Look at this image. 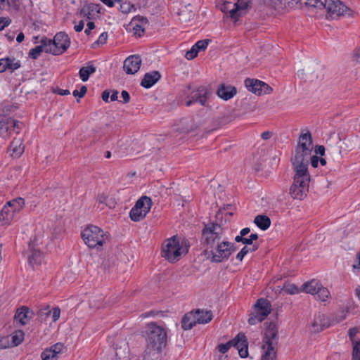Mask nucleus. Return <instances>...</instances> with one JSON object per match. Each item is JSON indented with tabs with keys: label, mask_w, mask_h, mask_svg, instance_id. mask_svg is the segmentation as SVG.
I'll use <instances>...</instances> for the list:
<instances>
[{
	"label": "nucleus",
	"mask_w": 360,
	"mask_h": 360,
	"mask_svg": "<svg viewBox=\"0 0 360 360\" xmlns=\"http://www.w3.org/2000/svg\"><path fill=\"white\" fill-rule=\"evenodd\" d=\"M145 337L146 341V355H155L166 345L167 332L164 328L155 323L148 324Z\"/></svg>",
	"instance_id": "f257e3e1"
},
{
	"label": "nucleus",
	"mask_w": 360,
	"mask_h": 360,
	"mask_svg": "<svg viewBox=\"0 0 360 360\" xmlns=\"http://www.w3.org/2000/svg\"><path fill=\"white\" fill-rule=\"evenodd\" d=\"M188 247L185 240H181L177 236H174L164 241L161 255L169 262L174 263L187 254Z\"/></svg>",
	"instance_id": "f03ea898"
},
{
	"label": "nucleus",
	"mask_w": 360,
	"mask_h": 360,
	"mask_svg": "<svg viewBox=\"0 0 360 360\" xmlns=\"http://www.w3.org/2000/svg\"><path fill=\"white\" fill-rule=\"evenodd\" d=\"M295 172L294 179L290 188V194L294 199L302 200L307 196L310 182L308 168L292 166Z\"/></svg>",
	"instance_id": "7ed1b4c3"
},
{
	"label": "nucleus",
	"mask_w": 360,
	"mask_h": 360,
	"mask_svg": "<svg viewBox=\"0 0 360 360\" xmlns=\"http://www.w3.org/2000/svg\"><path fill=\"white\" fill-rule=\"evenodd\" d=\"M313 149L311 133L307 131L302 134L296 147L294 156L291 161L292 166H300L308 168L309 158Z\"/></svg>",
	"instance_id": "20e7f679"
},
{
	"label": "nucleus",
	"mask_w": 360,
	"mask_h": 360,
	"mask_svg": "<svg viewBox=\"0 0 360 360\" xmlns=\"http://www.w3.org/2000/svg\"><path fill=\"white\" fill-rule=\"evenodd\" d=\"M263 341L264 354L261 360H275L274 345L277 344L278 341V328L274 323H271L266 328Z\"/></svg>",
	"instance_id": "39448f33"
},
{
	"label": "nucleus",
	"mask_w": 360,
	"mask_h": 360,
	"mask_svg": "<svg viewBox=\"0 0 360 360\" xmlns=\"http://www.w3.org/2000/svg\"><path fill=\"white\" fill-rule=\"evenodd\" d=\"M81 236L84 243L90 248L102 246L108 240V236L96 226H88L81 232Z\"/></svg>",
	"instance_id": "423d86ee"
},
{
	"label": "nucleus",
	"mask_w": 360,
	"mask_h": 360,
	"mask_svg": "<svg viewBox=\"0 0 360 360\" xmlns=\"http://www.w3.org/2000/svg\"><path fill=\"white\" fill-rule=\"evenodd\" d=\"M222 228L217 224L206 225L202 231V243L206 251L212 249L221 241Z\"/></svg>",
	"instance_id": "0eeeda50"
},
{
	"label": "nucleus",
	"mask_w": 360,
	"mask_h": 360,
	"mask_svg": "<svg viewBox=\"0 0 360 360\" xmlns=\"http://www.w3.org/2000/svg\"><path fill=\"white\" fill-rule=\"evenodd\" d=\"M47 42L49 53L57 56L63 53L68 49L70 39L66 33L60 32L55 35L53 39L47 38Z\"/></svg>",
	"instance_id": "6e6552de"
},
{
	"label": "nucleus",
	"mask_w": 360,
	"mask_h": 360,
	"mask_svg": "<svg viewBox=\"0 0 360 360\" xmlns=\"http://www.w3.org/2000/svg\"><path fill=\"white\" fill-rule=\"evenodd\" d=\"M235 250L236 248L233 243L221 240L210 250L212 255L211 260L217 263L221 262L224 259H227Z\"/></svg>",
	"instance_id": "1a4fd4ad"
},
{
	"label": "nucleus",
	"mask_w": 360,
	"mask_h": 360,
	"mask_svg": "<svg viewBox=\"0 0 360 360\" xmlns=\"http://www.w3.org/2000/svg\"><path fill=\"white\" fill-rule=\"evenodd\" d=\"M271 309V304L267 300L259 299L255 304L253 311L248 319L249 324L255 325L264 321L270 314Z\"/></svg>",
	"instance_id": "9d476101"
},
{
	"label": "nucleus",
	"mask_w": 360,
	"mask_h": 360,
	"mask_svg": "<svg viewBox=\"0 0 360 360\" xmlns=\"http://www.w3.org/2000/svg\"><path fill=\"white\" fill-rule=\"evenodd\" d=\"M151 206V199L147 196H142L136 201L129 212L131 219L134 221H140L149 212Z\"/></svg>",
	"instance_id": "9b49d317"
},
{
	"label": "nucleus",
	"mask_w": 360,
	"mask_h": 360,
	"mask_svg": "<svg viewBox=\"0 0 360 360\" xmlns=\"http://www.w3.org/2000/svg\"><path fill=\"white\" fill-rule=\"evenodd\" d=\"M324 8L332 18L344 15L349 11L347 6L340 0H325Z\"/></svg>",
	"instance_id": "f8f14e48"
},
{
	"label": "nucleus",
	"mask_w": 360,
	"mask_h": 360,
	"mask_svg": "<svg viewBox=\"0 0 360 360\" xmlns=\"http://www.w3.org/2000/svg\"><path fill=\"white\" fill-rule=\"evenodd\" d=\"M208 90L205 86H200L195 90L191 91V94L185 99L186 106H190L194 103H199L205 106L208 98Z\"/></svg>",
	"instance_id": "ddd939ff"
},
{
	"label": "nucleus",
	"mask_w": 360,
	"mask_h": 360,
	"mask_svg": "<svg viewBox=\"0 0 360 360\" xmlns=\"http://www.w3.org/2000/svg\"><path fill=\"white\" fill-rule=\"evenodd\" d=\"M250 7L251 2L250 0H238L233 5V8L230 10L229 17L234 21H236L240 15L246 13Z\"/></svg>",
	"instance_id": "4468645a"
},
{
	"label": "nucleus",
	"mask_w": 360,
	"mask_h": 360,
	"mask_svg": "<svg viewBox=\"0 0 360 360\" xmlns=\"http://www.w3.org/2000/svg\"><path fill=\"white\" fill-rule=\"evenodd\" d=\"M231 347H236L240 357L245 358L248 355V343L246 336L243 333H239L236 337L231 340Z\"/></svg>",
	"instance_id": "2eb2a0df"
},
{
	"label": "nucleus",
	"mask_w": 360,
	"mask_h": 360,
	"mask_svg": "<svg viewBox=\"0 0 360 360\" xmlns=\"http://www.w3.org/2000/svg\"><path fill=\"white\" fill-rule=\"evenodd\" d=\"M141 61L138 55L129 56L124 61L123 69L127 74L134 75L140 69Z\"/></svg>",
	"instance_id": "dca6fc26"
},
{
	"label": "nucleus",
	"mask_w": 360,
	"mask_h": 360,
	"mask_svg": "<svg viewBox=\"0 0 360 360\" xmlns=\"http://www.w3.org/2000/svg\"><path fill=\"white\" fill-rule=\"evenodd\" d=\"M236 94V88L229 84H221L217 90V95L224 101H229Z\"/></svg>",
	"instance_id": "f3484780"
},
{
	"label": "nucleus",
	"mask_w": 360,
	"mask_h": 360,
	"mask_svg": "<svg viewBox=\"0 0 360 360\" xmlns=\"http://www.w3.org/2000/svg\"><path fill=\"white\" fill-rule=\"evenodd\" d=\"M328 326L329 322L327 317L319 313L314 316V319L311 323V330L313 333H319Z\"/></svg>",
	"instance_id": "a211bd4d"
},
{
	"label": "nucleus",
	"mask_w": 360,
	"mask_h": 360,
	"mask_svg": "<svg viewBox=\"0 0 360 360\" xmlns=\"http://www.w3.org/2000/svg\"><path fill=\"white\" fill-rule=\"evenodd\" d=\"M161 78V75L158 71H151L145 74L143 79L141 82V85L146 88L149 89L157 83Z\"/></svg>",
	"instance_id": "6ab92c4d"
},
{
	"label": "nucleus",
	"mask_w": 360,
	"mask_h": 360,
	"mask_svg": "<svg viewBox=\"0 0 360 360\" xmlns=\"http://www.w3.org/2000/svg\"><path fill=\"white\" fill-rule=\"evenodd\" d=\"M148 24V19L146 17L137 15L132 18L130 25L133 27L134 34L141 37L144 32V25Z\"/></svg>",
	"instance_id": "aec40b11"
},
{
	"label": "nucleus",
	"mask_w": 360,
	"mask_h": 360,
	"mask_svg": "<svg viewBox=\"0 0 360 360\" xmlns=\"http://www.w3.org/2000/svg\"><path fill=\"white\" fill-rule=\"evenodd\" d=\"M209 40H200L197 41L190 50L186 51L185 57L188 60H192L195 58L200 51H204L208 46Z\"/></svg>",
	"instance_id": "412c9836"
},
{
	"label": "nucleus",
	"mask_w": 360,
	"mask_h": 360,
	"mask_svg": "<svg viewBox=\"0 0 360 360\" xmlns=\"http://www.w3.org/2000/svg\"><path fill=\"white\" fill-rule=\"evenodd\" d=\"M14 120L5 117H0V136L4 139L11 136V126L14 125Z\"/></svg>",
	"instance_id": "4be33fe9"
},
{
	"label": "nucleus",
	"mask_w": 360,
	"mask_h": 360,
	"mask_svg": "<svg viewBox=\"0 0 360 360\" xmlns=\"http://www.w3.org/2000/svg\"><path fill=\"white\" fill-rule=\"evenodd\" d=\"M100 6L99 4H90L84 6L81 9V15L86 17L87 19H93L100 13Z\"/></svg>",
	"instance_id": "5701e85b"
},
{
	"label": "nucleus",
	"mask_w": 360,
	"mask_h": 360,
	"mask_svg": "<svg viewBox=\"0 0 360 360\" xmlns=\"http://www.w3.org/2000/svg\"><path fill=\"white\" fill-rule=\"evenodd\" d=\"M40 44H41L39 46H37L36 47L30 49L29 52V56L31 58H38L43 51L49 53V51L47 50L49 48V44L47 42V38L43 37L40 41Z\"/></svg>",
	"instance_id": "b1692460"
},
{
	"label": "nucleus",
	"mask_w": 360,
	"mask_h": 360,
	"mask_svg": "<svg viewBox=\"0 0 360 360\" xmlns=\"http://www.w3.org/2000/svg\"><path fill=\"white\" fill-rule=\"evenodd\" d=\"M197 324H206L210 322L213 318L210 310L196 309L194 311Z\"/></svg>",
	"instance_id": "393cba45"
},
{
	"label": "nucleus",
	"mask_w": 360,
	"mask_h": 360,
	"mask_svg": "<svg viewBox=\"0 0 360 360\" xmlns=\"http://www.w3.org/2000/svg\"><path fill=\"white\" fill-rule=\"evenodd\" d=\"M115 357H120L122 359L129 358V346L127 342L124 339L117 340L115 347Z\"/></svg>",
	"instance_id": "a878e982"
},
{
	"label": "nucleus",
	"mask_w": 360,
	"mask_h": 360,
	"mask_svg": "<svg viewBox=\"0 0 360 360\" xmlns=\"http://www.w3.org/2000/svg\"><path fill=\"white\" fill-rule=\"evenodd\" d=\"M197 324L194 311L186 314L181 320V327L184 330H191Z\"/></svg>",
	"instance_id": "bb28decb"
},
{
	"label": "nucleus",
	"mask_w": 360,
	"mask_h": 360,
	"mask_svg": "<svg viewBox=\"0 0 360 360\" xmlns=\"http://www.w3.org/2000/svg\"><path fill=\"white\" fill-rule=\"evenodd\" d=\"M307 77L310 81L323 77V67L319 64H314L307 70Z\"/></svg>",
	"instance_id": "cd10ccee"
},
{
	"label": "nucleus",
	"mask_w": 360,
	"mask_h": 360,
	"mask_svg": "<svg viewBox=\"0 0 360 360\" xmlns=\"http://www.w3.org/2000/svg\"><path fill=\"white\" fill-rule=\"evenodd\" d=\"M245 86L248 91L257 95H261V81L255 79L247 78L245 80Z\"/></svg>",
	"instance_id": "c85d7f7f"
},
{
	"label": "nucleus",
	"mask_w": 360,
	"mask_h": 360,
	"mask_svg": "<svg viewBox=\"0 0 360 360\" xmlns=\"http://www.w3.org/2000/svg\"><path fill=\"white\" fill-rule=\"evenodd\" d=\"M10 150L12 152V156L15 158L20 157L23 151L24 146H22V140L20 138H15L10 146Z\"/></svg>",
	"instance_id": "c756f323"
},
{
	"label": "nucleus",
	"mask_w": 360,
	"mask_h": 360,
	"mask_svg": "<svg viewBox=\"0 0 360 360\" xmlns=\"http://www.w3.org/2000/svg\"><path fill=\"white\" fill-rule=\"evenodd\" d=\"M321 283L319 281L312 279L310 281L303 284V291L314 295L316 293H317L319 288H321Z\"/></svg>",
	"instance_id": "7c9ffc66"
},
{
	"label": "nucleus",
	"mask_w": 360,
	"mask_h": 360,
	"mask_svg": "<svg viewBox=\"0 0 360 360\" xmlns=\"http://www.w3.org/2000/svg\"><path fill=\"white\" fill-rule=\"evenodd\" d=\"M29 309L27 307H22L18 309L15 314V320L21 325H25L29 320Z\"/></svg>",
	"instance_id": "2f4dec72"
},
{
	"label": "nucleus",
	"mask_w": 360,
	"mask_h": 360,
	"mask_svg": "<svg viewBox=\"0 0 360 360\" xmlns=\"http://www.w3.org/2000/svg\"><path fill=\"white\" fill-rule=\"evenodd\" d=\"M254 223L262 230L265 231L271 225V219L266 215H257L254 219Z\"/></svg>",
	"instance_id": "473e14b6"
},
{
	"label": "nucleus",
	"mask_w": 360,
	"mask_h": 360,
	"mask_svg": "<svg viewBox=\"0 0 360 360\" xmlns=\"http://www.w3.org/2000/svg\"><path fill=\"white\" fill-rule=\"evenodd\" d=\"M30 248L32 252L28 256V262L31 266H34V265L39 264L41 262L42 254L39 250L32 248L30 244Z\"/></svg>",
	"instance_id": "72a5a7b5"
},
{
	"label": "nucleus",
	"mask_w": 360,
	"mask_h": 360,
	"mask_svg": "<svg viewBox=\"0 0 360 360\" xmlns=\"http://www.w3.org/2000/svg\"><path fill=\"white\" fill-rule=\"evenodd\" d=\"M96 67L89 63L87 66L82 67L80 68L79 72L80 79L83 82H86L89 79V76L91 74L94 73L96 72Z\"/></svg>",
	"instance_id": "f704fd0d"
},
{
	"label": "nucleus",
	"mask_w": 360,
	"mask_h": 360,
	"mask_svg": "<svg viewBox=\"0 0 360 360\" xmlns=\"http://www.w3.org/2000/svg\"><path fill=\"white\" fill-rule=\"evenodd\" d=\"M13 213L19 212L25 205V200L22 198H17L7 202Z\"/></svg>",
	"instance_id": "c9c22d12"
},
{
	"label": "nucleus",
	"mask_w": 360,
	"mask_h": 360,
	"mask_svg": "<svg viewBox=\"0 0 360 360\" xmlns=\"http://www.w3.org/2000/svg\"><path fill=\"white\" fill-rule=\"evenodd\" d=\"M258 238V235L257 233H252L249 236L248 238H245V236H237L235 238V240L238 243L241 242L243 244L246 245H252L253 241L256 240Z\"/></svg>",
	"instance_id": "e433bc0d"
},
{
	"label": "nucleus",
	"mask_w": 360,
	"mask_h": 360,
	"mask_svg": "<svg viewBox=\"0 0 360 360\" xmlns=\"http://www.w3.org/2000/svg\"><path fill=\"white\" fill-rule=\"evenodd\" d=\"M330 292L329 290L323 287V285H321V288H319L317 293L314 295L315 298L316 300H321L322 302H325L327 300V299L329 297Z\"/></svg>",
	"instance_id": "4c0bfd02"
},
{
	"label": "nucleus",
	"mask_w": 360,
	"mask_h": 360,
	"mask_svg": "<svg viewBox=\"0 0 360 360\" xmlns=\"http://www.w3.org/2000/svg\"><path fill=\"white\" fill-rule=\"evenodd\" d=\"M25 333L22 330H18L13 333L12 335V342L13 345H20L24 340Z\"/></svg>",
	"instance_id": "58836bf2"
},
{
	"label": "nucleus",
	"mask_w": 360,
	"mask_h": 360,
	"mask_svg": "<svg viewBox=\"0 0 360 360\" xmlns=\"http://www.w3.org/2000/svg\"><path fill=\"white\" fill-rule=\"evenodd\" d=\"M13 214L14 213L12 212V210L11 209L9 205H7L2 208L0 213V217H2L3 219L8 221L13 218Z\"/></svg>",
	"instance_id": "ea45409f"
},
{
	"label": "nucleus",
	"mask_w": 360,
	"mask_h": 360,
	"mask_svg": "<svg viewBox=\"0 0 360 360\" xmlns=\"http://www.w3.org/2000/svg\"><path fill=\"white\" fill-rule=\"evenodd\" d=\"M41 357L42 360H56L57 355L56 352H53L49 348L42 352Z\"/></svg>",
	"instance_id": "a19ab883"
},
{
	"label": "nucleus",
	"mask_w": 360,
	"mask_h": 360,
	"mask_svg": "<svg viewBox=\"0 0 360 360\" xmlns=\"http://www.w3.org/2000/svg\"><path fill=\"white\" fill-rule=\"evenodd\" d=\"M51 310L49 306L41 309L39 312V319L41 322L46 321V319L51 316Z\"/></svg>",
	"instance_id": "79ce46f5"
},
{
	"label": "nucleus",
	"mask_w": 360,
	"mask_h": 360,
	"mask_svg": "<svg viewBox=\"0 0 360 360\" xmlns=\"http://www.w3.org/2000/svg\"><path fill=\"white\" fill-rule=\"evenodd\" d=\"M8 70L13 72L20 67V62L15 58H8Z\"/></svg>",
	"instance_id": "37998d69"
},
{
	"label": "nucleus",
	"mask_w": 360,
	"mask_h": 360,
	"mask_svg": "<svg viewBox=\"0 0 360 360\" xmlns=\"http://www.w3.org/2000/svg\"><path fill=\"white\" fill-rule=\"evenodd\" d=\"M111 200H112L111 198H109L108 196H107L106 195L103 193L98 196L97 202L99 204H103V205H105V206H108V207H111L113 204V202H110Z\"/></svg>",
	"instance_id": "c03bdc74"
},
{
	"label": "nucleus",
	"mask_w": 360,
	"mask_h": 360,
	"mask_svg": "<svg viewBox=\"0 0 360 360\" xmlns=\"http://www.w3.org/2000/svg\"><path fill=\"white\" fill-rule=\"evenodd\" d=\"M302 1L308 6L318 8H324V2L321 0H302Z\"/></svg>",
	"instance_id": "a18cd8bd"
},
{
	"label": "nucleus",
	"mask_w": 360,
	"mask_h": 360,
	"mask_svg": "<svg viewBox=\"0 0 360 360\" xmlns=\"http://www.w3.org/2000/svg\"><path fill=\"white\" fill-rule=\"evenodd\" d=\"M283 290L290 295H294L299 292L297 287L294 284H285Z\"/></svg>",
	"instance_id": "49530a36"
},
{
	"label": "nucleus",
	"mask_w": 360,
	"mask_h": 360,
	"mask_svg": "<svg viewBox=\"0 0 360 360\" xmlns=\"http://www.w3.org/2000/svg\"><path fill=\"white\" fill-rule=\"evenodd\" d=\"M120 11L124 13H127L131 11H135L134 6L129 2H122L120 4Z\"/></svg>",
	"instance_id": "de8ad7c7"
},
{
	"label": "nucleus",
	"mask_w": 360,
	"mask_h": 360,
	"mask_svg": "<svg viewBox=\"0 0 360 360\" xmlns=\"http://www.w3.org/2000/svg\"><path fill=\"white\" fill-rule=\"evenodd\" d=\"M231 347V342L230 340V341H229L228 342H226L225 344H219L217 346V349L221 354H226L229 350V349Z\"/></svg>",
	"instance_id": "09e8293b"
},
{
	"label": "nucleus",
	"mask_w": 360,
	"mask_h": 360,
	"mask_svg": "<svg viewBox=\"0 0 360 360\" xmlns=\"http://www.w3.org/2000/svg\"><path fill=\"white\" fill-rule=\"evenodd\" d=\"M352 357L360 359V341L353 344Z\"/></svg>",
	"instance_id": "8fccbe9b"
},
{
	"label": "nucleus",
	"mask_w": 360,
	"mask_h": 360,
	"mask_svg": "<svg viewBox=\"0 0 360 360\" xmlns=\"http://www.w3.org/2000/svg\"><path fill=\"white\" fill-rule=\"evenodd\" d=\"M258 249V245L252 244L251 247L248 248L247 246L243 247L240 252H241L245 256L248 252H255Z\"/></svg>",
	"instance_id": "3c124183"
},
{
	"label": "nucleus",
	"mask_w": 360,
	"mask_h": 360,
	"mask_svg": "<svg viewBox=\"0 0 360 360\" xmlns=\"http://www.w3.org/2000/svg\"><path fill=\"white\" fill-rule=\"evenodd\" d=\"M258 249V245L252 244L251 247L248 248L247 246L243 247L240 252H241L245 256L248 252H255Z\"/></svg>",
	"instance_id": "603ef678"
},
{
	"label": "nucleus",
	"mask_w": 360,
	"mask_h": 360,
	"mask_svg": "<svg viewBox=\"0 0 360 360\" xmlns=\"http://www.w3.org/2000/svg\"><path fill=\"white\" fill-rule=\"evenodd\" d=\"M60 309L59 307H55L51 310V316L52 318V321L53 322H56V321L58 320V319L60 318Z\"/></svg>",
	"instance_id": "864d4df0"
},
{
	"label": "nucleus",
	"mask_w": 360,
	"mask_h": 360,
	"mask_svg": "<svg viewBox=\"0 0 360 360\" xmlns=\"http://www.w3.org/2000/svg\"><path fill=\"white\" fill-rule=\"evenodd\" d=\"M14 124V125L11 126V133L12 134V132L13 131L15 132L16 134H18L23 124L22 122L15 120Z\"/></svg>",
	"instance_id": "5fc2aeb1"
},
{
	"label": "nucleus",
	"mask_w": 360,
	"mask_h": 360,
	"mask_svg": "<svg viewBox=\"0 0 360 360\" xmlns=\"http://www.w3.org/2000/svg\"><path fill=\"white\" fill-rule=\"evenodd\" d=\"M8 58L0 59V73L8 70Z\"/></svg>",
	"instance_id": "6e6d98bb"
},
{
	"label": "nucleus",
	"mask_w": 360,
	"mask_h": 360,
	"mask_svg": "<svg viewBox=\"0 0 360 360\" xmlns=\"http://www.w3.org/2000/svg\"><path fill=\"white\" fill-rule=\"evenodd\" d=\"M86 91H87V88L85 86H82L80 88L79 91H78V90L73 91L72 94L75 97L78 96L79 98H82L85 95Z\"/></svg>",
	"instance_id": "4d7b16f0"
},
{
	"label": "nucleus",
	"mask_w": 360,
	"mask_h": 360,
	"mask_svg": "<svg viewBox=\"0 0 360 360\" xmlns=\"http://www.w3.org/2000/svg\"><path fill=\"white\" fill-rule=\"evenodd\" d=\"M261 94H268L272 91V88L269 86L267 84L261 81Z\"/></svg>",
	"instance_id": "13d9d810"
},
{
	"label": "nucleus",
	"mask_w": 360,
	"mask_h": 360,
	"mask_svg": "<svg viewBox=\"0 0 360 360\" xmlns=\"http://www.w3.org/2000/svg\"><path fill=\"white\" fill-rule=\"evenodd\" d=\"M107 39H108L107 32H103L100 34L98 39L95 42V44H97L98 45L105 44L107 41Z\"/></svg>",
	"instance_id": "bf43d9fd"
},
{
	"label": "nucleus",
	"mask_w": 360,
	"mask_h": 360,
	"mask_svg": "<svg viewBox=\"0 0 360 360\" xmlns=\"http://www.w3.org/2000/svg\"><path fill=\"white\" fill-rule=\"evenodd\" d=\"M302 0H285V7L294 8L301 4Z\"/></svg>",
	"instance_id": "052dcab7"
},
{
	"label": "nucleus",
	"mask_w": 360,
	"mask_h": 360,
	"mask_svg": "<svg viewBox=\"0 0 360 360\" xmlns=\"http://www.w3.org/2000/svg\"><path fill=\"white\" fill-rule=\"evenodd\" d=\"M358 333V329L356 328H352L349 330L348 331V335H349V338L350 339V340L352 341V344L355 343V340H354V338L356 336V335Z\"/></svg>",
	"instance_id": "680f3d73"
},
{
	"label": "nucleus",
	"mask_w": 360,
	"mask_h": 360,
	"mask_svg": "<svg viewBox=\"0 0 360 360\" xmlns=\"http://www.w3.org/2000/svg\"><path fill=\"white\" fill-rule=\"evenodd\" d=\"M11 23V20L7 18H0V30H3Z\"/></svg>",
	"instance_id": "e2e57ef3"
},
{
	"label": "nucleus",
	"mask_w": 360,
	"mask_h": 360,
	"mask_svg": "<svg viewBox=\"0 0 360 360\" xmlns=\"http://www.w3.org/2000/svg\"><path fill=\"white\" fill-rule=\"evenodd\" d=\"M63 345L61 343H56L50 347L53 352H56V354L58 355L62 351Z\"/></svg>",
	"instance_id": "0e129e2a"
},
{
	"label": "nucleus",
	"mask_w": 360,
	"mask_h": 360,
	"mask_svg": "<svg viewBox=\"0 0 360 360\" xmlns=\"http://www.w3.org/2000/svg\"><path fill=\"white\" fill-rule=\"evenodd\" d=\"M6 3L7 8L9 7L17 8L20 6V0H6Z\"/></svg>",
	"instance_id": "69168bd1"
},
{
	"label": "nucleus",
	"mask_w": 360,
	"mask_h": 360,
	"mask_svg": "<svg viewBox=\"0 0 360 360\" xmlns=\"http://www.w3.org/2000/svg\"><path fill=\"white\" fill-rule=\"evenodd\" d=\"M309 160H311V165L313 167L316 168L318 167L319 162V158L316 155L311 156L309 158Z\"/></svg>",
	"instance_id": "338daca9"
},
{
	"label": "nucleus",
	"mask_w": 360,
	"mask_h": 360,
	"mask_svg": "<svg viewBox=\"0 0 360 360\" xmlns=\"http://www.w3.org/2000/svg\"><path fill=\"white\" fill-rule=\"evenodd\" d=\"M121 96L123 98V103H127L129 101V100H130L129 94L127 91H125V90H123L122 91Z\"/></svg>",
	"instance_id": "774afa93"
}]
</instances>
